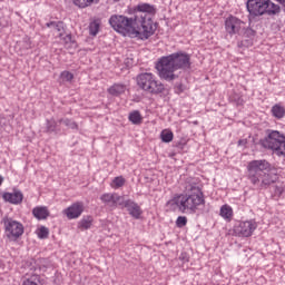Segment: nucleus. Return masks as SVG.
Returning a JSON list of instances; mask_svg holds the SVG:
<instances>
[{
  "mask_svg": "<svg viewBox=\"0 0 285 285\" xmlns=\"http://www.w3.org/2000/svg\"><path fill=\"white\" fill-rule=\"evenodd\" d=\"M153 14H155V6L148 3L138 4L130 17L112 14L109 18V26L120 35L146 41L157 30V24L153 21Z\"/></svg>",
  "mask_w": 285,
  "mask_h": 285,
  "instance_id": "nucleus-1",
  "label": "nucleus"
},
{
  "mask_svg": "<svg viewBox=\"0 0 285 285\" xmlns=\"http://www.w3.org/2000/svg\"><path fill=\"white\" fill-rule=\"evenodd\" d=\"M185 194L175 196L167 202L170 210L179 209L180 213H197L198 206H204V193L202 191V183L198 178L187 177L184 184Z\"/></svg>",
  "mask_w": 285,
  "mask_h": 285,
  "instance_id": "nucleus-2",
  "label": "nucleus"
},
{
  "mask_svg": "<svg viewBox=\"0 0 285 285\" xmlns=\"http://www.w3.org/2000/svg\"><path fill=\"white\" fill-rule=\"evenodd\" d=\"M247 179L255 188H268L272 184H275L279 176L273 171L271 163L266 159L252 160L247 165Z\"/></svg>",
  "mask_w": 285,
  "mask_h": 285,
  "instance_id": "nucleus-3",
  "label": "nucleus"
},
{
  "mask_svg": "<svg viewBox=\"0 0 285 285\" xmlns=\"http://www.w3.org/2000/svg\"><path fill=\"white\" fill-rule=\"evenodd\" d=\"M188 68H190V56L184 52L163 57L157 65L161 79H166V81H175L177 79L175 70H188Z\"/></svg>",
  "mask_w": 285,
  "mask_h": 285,
  "instance_id": "nucleus-4",
  "label": "nucleus"
},
{
  "mask_svg": "<svg viewBox=\"0 0 285 285\" xmlns=\"http://www.w3.org/2000/svg\"><path fill=\"white\" fill-rule=\"evenodd\" d=\"M261 146L273 150L278 157H285V136L277 130L269 131L267 137L261 140Z\"/></svg>",
  "mask_w": 285,
  "mask_h": 285,
  "instance_id": "nucleus-5",
  "label": "nucleus"
},
{
  "mask_svg": "<svg viewBox=\"0 0 285 285\" xmlns=\"http://www.w3.org/2000/svg\"><path fill=\"white\" fill-rule=\"evenodd\" d=\"M137 86L145 90V92H149L150 95H159L165 92L166 87L164 83L159 82L155 75L150 72L140 73L137 76Z\"/></svg>",
  "mask_w": 285,
  "mask_h": 285,
  "instance_id": "nucleus-6",
  "label": "nucleus"
},
{
  "mask_svg": "<svg viewBox=\"0 0 285 285\" xmlns=\"http://www.w3.org/2000/svg\"><path fill=\"white\" fill-rule=\"evenodd\" d=\"M4 233L8 239H19L23 235V225L12 218H3Z\"/></svg>",
  "mask_w": 285,
  "mask_h": 285,
  "instance_id": "nucleus-7",
  "label": "nucleus"
},
{
  "mask_svg": "<svg viewBox=\"0 0 285 285\" xmlns=\"http://www.w3.org/2000/svg\"><path fill=\"white\" fill-rule=\"evenodd\" d=\"M246 8L249 12V17H262L266 14L268 2L266 0H247Z\"/></svg>",
  "mask_w": 285,
  "mask_h": 285,
  "instance_id": "nucleus-8",
  "label": "nucleus"
},
{
  "mask_svg": "<svg viewBox=\"0 0 285 285\" xmlns=\"http://www.w3.org/2000/svg\"><path fill=\"white\" fill-rule=\"evenodd\" d=\"M246 22L237 17L230 16L225 20V30L228 35H243Z\"/></svg>",
  "mask_w": 285,
  "mask_h": 285,
  "instance_id": "nucleus-9",
  "label": "nucleus"
},
{
  "mask_svg": "<svg viewBox=\"0 0 285 285\" xmlns=\"http://www.w3.org/2000/svg\"><path fill=\"white\" fill-rule=\"evenodd\" d=\"M257 229V222L255 220H246L239 223V225L235 228L236 235L238 237H250L253 233Z\"/></svg>",
  "mask_w": 285,
  "mask_h": 285,
  "instance_id": "nucleus-10",
  "label": "nucleus"
},
{
  "mask_svg": "<svg viewBox=\"0 0 285 285\" xmlns=\"http://www.w3.org/2000/svg\"><path fill=\"white\" fill-rule=\"evenodd\" d=\"M82 213H83V203L81 202L73 203L71 206L63 209V215H66L68 219H77L81 217Z\"/></svg>",
  "mask_w": 285,
  "mask_h": 285,
  "instance_id": "nucleus-11",
  "label": "nucleus"
},
{
  "mask_svg": "<svg viewBox=\"0 0 285 285\" xmlns=\"http://www.w3.org/2000/svg\"><path fill=\"white\" fill-rule=\"evenodd\" d=\"M102 204L115 208L117 206H121L124 204V197L119 196L118 194H104L100 197Z\"/></svg>",
  "mask_w": 285,
  "mask_h": 285,
  "instance_id": "nucleus-12",
  "label": "nucleus"
},
{
  "mask_svg": "<svg viewBox=\"0 0 285 285\" xmlns=\"http://www.w3.org/2000/svg\"><path fill=\"white\" fill-rule=\"evenodd\" d=\"M125 208H127L129 215L134 217V219H139L141 217V207L132 200H127L125 203Z\"/></svg>",
  "mask_w": 285,
  "mask_h": 285,
  "instance_id": "nucleus-13",
  "label": "nucleus"
},
{
  "mask_svg": "<svg viewBox=\"0 0 285 285\" xmlns=\"http://www.w3.org/2000/svg\"><path fill=\"white\" fill-rule=\"evenodd\" d=\"M3 200L9 202V204H21V202H23V194L19 190H14L13 193H4Z\"/></svg>",
  "mask_w": 285,
  "mask_h": 285,
  "instance_id": "nucleus-14",
  "label": "nucleus"
},
{
  "mask_svg": "<svg viewBox=\"0 0 285 285\" xmlns=\"http://www.w3.org/2000/svg\"><path fill=\"white\" fill-rule=\"evenodd\" d=\"M32 215L36 219H48L50 217V212L48 207H35L32 209Z\"/></svg>",
  "mask_w": 285,
  "mask_h": 285,
  "instance_id": "nucleus-15",
  "label": "nucleus"
},
{
  "mask_svg": "<svg viewBox=\"0 0 285 285\" xmlns=\"http://www.w3.org/2000/svg\"><path fill=\"white\" fill-rule=\"evenodd\" d=\"M47 28H52L53 30H57V32H59V37H63V32H66V28L63 22L61 21H51V22H47L46 23Z\"/></svg>",
  "mask_w": 285,
  "mask_h": 285,
  "instance_id": "nucleus-16",
  "label": "nucleus"
},
{
  "mask_svg": "<svg viewBox=\"0 0 285 285\" xmlns=\"http://www.w3.org/2000/svg\"><path fill=\"white\" fill-rule=\"evenodd\" d=\"M109 95H112L114 97H119V95H124V92H126V85H112L109 89H108Z\"/></svg>",
  "mask_w": 285,
  "mask_h": 285,
  "instance_id": "nucleus-17",
  "label": "nucleus"
},
{
  "mask_svg": "<svg viewBox=\"0 0 285 285\" xmlns=\"http://www.w3.org/2000/svg\"><path fill=\"white\" fill-rule=\"evenodd\" d=\"M272 115L276 119H284V117H285V108L282 105H274L272 107Z\"/></svg>",
  "mask_w": 285,
  "mask_h": 285,
  "instance_id": "nucleus-18",
  "label": "nucleus"
},
{
  "mask_svg": "<svg viewBox=\"0 0 285 285\" xmlns=\"http://www.w3.org/2000/svg\"><path fill=\"white\" fill-rule=\"evenodd\" d=\"M129 121L135 126H139L141 121H144V117H141V114L138 110H135L129 114Z\"/></svg>",
  "mask_w": 285,
  "mask_h": 285,
  "instance_id": "nucleus-19",
  "label": "nucleus"
},
{
  "mask_svg": "<svg viewBox=\"0 0 285 285\" xmlns=\"http://www.w3.org/2000/svg\"><path fill=\"white\" fill-rule=\"evenodd\" d=\"M22 285H39V275H37V274H32V275L26 274L24 279L22 282Z\"/></svg>",
  "mask_w": 285,
  "mask_h": 285,
  "instance_id": "nucleus-20",
  "label": "nucleus"
},
{
  "mask_svg": "<svg viewBox=\"0 0 285 285\" xmlns=\"http://www.w3.org/2000/svg\"><path fill=\"white\" fill-rule=\"evenodd\" d=\"M220 217L230 220L233 218V208L228 205H224L220 208Z\"/></svg>",
  "mask_w": 285,
  "mask_h": 285,
  "instance_id": "nucleus-21",
  "label": "nucleus"
},
{
  "mask_svg": "<svg viewBox=\"0 0 285 285\" xmlns=\"http://www.w3.org/2000/svg\"><path fill=\"white\" fill-rule=\"evenodd\" d=\"M78 8H90V6L97 3L99 0H72Z\"/></svg>",
  "mask_w": 285,
  "mask_h": 285,
  "instance_id": "nucleus-22",
  "label": "nucleus"
},
{
  "mask_svg": "<svg viewBox=\"0 0 285 285\" xmlns=\"http://www.w3.org/2000/svg\"><path fill=\"white\" fill-rule=\"evenodd\" d=\"M267 2L266 14H277L279 13V6L273 3L271 0H265Z\"/></svg>",
  "mask_w": 285,
  "mask_h": 285,
  "instance_id": "nucleus-23",
  "label": "nucleus"
},
{
  "mask_svg": "<svg viewBox=\"0 0 285 285\" xmlns=\"http://www.w3.org/2000/svg\"><path fill=\"white\" fill-rule=\"evenodd\" d=\"M59 124H63L65 126H67V128H70L71 130H79V125L68 118L60 119Z\"/></svg>",
  "mask_w": 285,
  "mask_h": 285,
  "instance_id": "nucleus-24",
  "label": "nucleus"
},
{
  "mask_svg": "<svg viewBox=\"0 0 285 285\" xmlns=\"http://www.w3.org/2000/svg\"><path fill=\"white\" fill-rule=\"evenodd\" d=\"M99 20H95L89 24V32L92 37H97V35L99 33Z\"/></svg>",
  "mask_w": 285,
  "mask_h": 285,
  "instance_id": "nucleus-25",
  "label": "nucleus"
},
{
  "mask_svg": "<svg viewBox=\"0 0 285 285\" xmlns=\"http://www.w3.org/2000/svg\"><path fill=\"white\" fill-rule=\"evenodd\" d=\"M160 137L165 144H170V141H173L174 135L173 131L165 129L161 131Z\"/></svg>",
  "mask_w": 285,
  "mask_h": 285,
  "instance_id": "nucleus-26",
  "label": "nucleus"
},
{
  "mask_svg": "<svg viewBox=\"0 0 285 285\" xmlns=\"http://www.w3.org/2000/svg\"><path fill=\"white\" fill-rule=\"evenodd\" d=\"M92 226V217L88 216L87 218H83L79 223V228H82L83 230H88Z\"/></svg>",
  "mask_w": 285,
  "mask_h": 285,
  "instance_id": "nucleus-27",
  "label": "nucleus"
},
{
  "mask_svg": "<svg viewBox=\"0 0 285 285\" xmlns=\"http://www.w3.org/2000/svg\"><path fill=\"white\" fill-rule=\"evenodd\" d=\"M57 130V121L55 119L47 120V132H55Z\"/></svg>",
  "mask_w": 285,
  "mask_h": 285,
  "instance_id": "nucleus-28",
  "label": "nucleus"
},
{
  "mask_svg": "<svg viewBox=\"0 0 285 285\" xmlns=\"http://www.w3.org/2000/svg\"><path fill=\"white\" fill-rule=\"evenodd\" d=\"M124 184H126V179H124V177H116L112 180V187L114 188H121V186H124Z\"/></svg>",
  "mask_w": 285,
  "mask_h": 285,
  "instance_id": "nucleus-29",
  "label": "nucleus"
},
{
  "mask_svg": "<svg viewBox=\"0 0 285 285\" xmlns=\"http://www.w3.org/2000/svg\"><path fill=\"white\" fill-rule=\"evenodd\" d=\"M60 78L62 79V81H71L72 79H75V75H72V72L70 71H62L60 73Z\"/></svg>",
  "mask_w": 285,
  "mask_h": 285,
  "instance_id": "nucleus-30",
  "label": "nucleus"
},
{
  "mask_svg": "<svg viewBox=\"0 0 285 285\" xmlns=\"http://www.w3.org/2000/svg\"><path fill=\"white\" fill-rule=\"evenodd\" d=\"M188 224V218L186 216H179L176 220V226L178 228H184Z\"/></svg>",
  "mask_w": 285,
  "mask_h": 285,
  "instance_id": "nucleus-31",
  "label": "nucleus"
},
{
  "mask_svg": "<svg viewBox=\"0 0 285 285\" xmlns=\"http://www.w3.org/2000/svg\"><path fill=\"white\" fill-rule=\"evenodd\" d=\"M49 234H50V232L48 230V228L42 226V227L39 228L38 237L40 239H46V238H48Z\"/></svg>",
  "mask_w": 285,
  "mask_h": 285,
  "instance_id": "nucleus-32",
  "label": "nucleus"
},
{
  "mask_svg": "<svg viewBox=\"0 0 285 285\" xmlns=\"http://www.w3.org/2000/svg\"><path fill=\"white\" fill-rule=\"evenodd\" d=\"M242 35H244V37H247L248 39H250L252 37H255L256 32L252 28L246 29V26H244V30H243Z\"/></svg>",
  "mask_w": 285,
  "mask_h": 285,
  "instance_id": "nucleus-33",
  "label": "nucleus"
},
{
  "mask_svg": "<svg viewBox=\"0 0 285 285\" xmlns=\"http://www.w3.org/2000/svg\"><path fill=\"white\" fill-rule=\"evenodd\" d=\"M179 259H181V262H188V254L186 253H183L180 256H179Z\"/></svg>",
  "mask_w": 285,
  "mask_h": 285,
  "instance_id": "nucleus-34",
  "label": "nucleus"
},
{
  "mask_svg": "<svg viewBox=\"0 0 285 285\" xmlns=\"http://www.w3.org/2000/svg\"><path fill=\"white\" fill-rule=\"evenodd\" d=\"M275 193L276 195H282L284 193V188L276 186Z\"/></svg>",
  "mask_w": 285,
  "mask_h": 285,
  "instance_id": "nucleus-35",
  "label": "nucleus"
},
{
  "mask_svg": "<svg viewBox=\"0 0 285 285\" xmlns=\"http://www.w3.org/2000/svg\"><path fill=\"white\" fill-rule=\"evenodd\" d=\"M246 144H248L247 139H240L238 140V146H246Z\"/></svg>",
  "mask_w": 285,
  "mask_h": 285,
  "instance_id": "nucleus-36",
  "label": "nucleus"
},
{
  "mask_svg": "<svg viewBox=\"0 0 285 285\" xmlns=\"http://www.w3.org/2000/svg\"><path fill=\"white\" fill-rule=\"evenodd\" d=\"M66 41H72V36L70 35H67L66 38H65Z\"/></svg>",
  "mask_w": 285,
  "mask_h": 285,
  "instance_id": "nucleus-37",
  "label": "nucleus"
},
{
  "mask_svg": "<svg viewBox=\"0 0 285 285\" xmlns=\"http://www.w3.org/2000/svg\"><path fill=\"white\" fill-rule=\"evenodd\" d=\"M278 3H281V6L285 4V0H276Z\"/></svg>",
  "mask_w": 285,
  "mask_h": 285,
  "instance_id": "nucleus-38",
  "label": "nucleus"
},
{
  "mask_svg": "<svg viewBox=\"0 0 285 285\" xmlns=\"http://www.w3.org/2000/svg\"><path fill=\"white\" fill-rule=\"evenodd\" d=\"M3 184V176H0V186Z\"/></svg>",
  "mask_w": 285,
  "mask_h": 285,
  "instance_id": "nucleus-39",
  "label": "nucleus"
},
{
  "mask_svg": "<svg viewBox=\"0 0 285 285\" xmlns=\"http://www.w3.org/2000/svg\"><path fill=\"white\" fill-rule=\"evenodd\" d=\"M243 102H244V100H242V99L238 100V105H240V104H243Z\"/></svg>",
  "mask_w": 285,
  "mask_h": 285,
  "instance_id": "nucleus-40",
  "label": "nucleus"
},
{
  "mask_svg": "<svg viewBox=\"0 0 285 285\" xmlns=\"http://www.w3.org/2000/svg\"><path fill=\"white\" fill-rule=\"evenodd\" d=\"M115 2L119 1V0H114Z\"/></svg>",
  "mask_w": 285,
  "mask_h": 285,
  "instance_id": "nucleus-41",
  "label": "nucleus"
}]
</instances>
